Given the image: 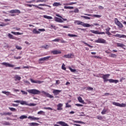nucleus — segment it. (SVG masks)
Returning <instances> with one entry per match:
<instances>
[{
    "label": "nucleus",
    "instance_id": "09e8293b",
    "mask_svg": "<svg viewBox=\"0 0 126 126\" xmlns=\"http://www.w3.org/2000/svg\"><path fill=\"white\" fill-rule=\"evenodd\" d=\"M81 17H83V18H85V19H91V18L88 16H81Z\"/></svg>",
    "mask_w": 126,
    "mask_h": 126
},
{
    "label": "nucleus",
    "instance_id": "603ef678",
    "mask_svg": "<svg viewBox=\"0 0 126 126\" xmlns=\"http://www.w3.org/2000/svg\"><path fill=\"white\" fill-rule=\"evenodd\" d=\"M74 12H75V13H78V12H79V10L78 8H76L74 9Z\"/></svg>",
    "mask_w": 126,
    "mask_h": 126
},
{
    "label": "nucleus",
    "instance_id": "9b49d317",
    "mask_svg": "<svg viewBox=\"0 0 126 126\" xmlns=\"http://www.w3.org/2000/svg\"><path fill=\"white\" fill-rule=\"evenodd\" d=\"M57 124L60 125L62 126H69V125H68L67 124L65 123V122L63 121L57 122Z\"/></svg>",
    "mask_w": 126,
    "mask_h": 126
},
{
    "label": "nucleus",
    "instance_id": "5fc2aeb1",
    "mask_svg": "<svg viewBox=\"0 0 126 126\" xmlns=\"http://www.w3.org/2000/svg\"><path fill=\"white\" fill-rule=\"evenodd\" d=\"M43 109H44V110H50L51 111L53 110V108L51 107H44Z\"/></svg>",
    "mask_w": 126,
    "mask_h": 126
},
{
    "label": "nucleus",
    "instance_id": "a19ab883",
    "mask_svg": "<svg viewBox=\"0 0 126 126\" xmlns=\"http://www.w3.org/2000/svg\"><path fill=\"white\" fill-rule=\"evenodd\" d=\"M69 69L71 72H75L76 71V70L75 69H72V68L70 67H69Z\"/></svg>",
    "mask_w": 126,
    "mask_h": 126
},
{
    "label": "nucleus",
    "instance_id": "b1692460",
    "mask_svg": "<svg viewBox=\"0 0 126 126\" xmlns=\"http://www.w3.org/2000/svg\"><path fill=\"white\" fill-rule=\"evenodd\" d=\"M30 126H39V124L36 123H29Z\"/></svg>",
    "mask_w": 126,
    "mask_h": 126
},
{
    "label": "nucleus",
    "instance_id": "0eeeda50",
    "mask_svg": "<svg viewBox=\"0 0 126 126\" xmlns=\"http://www.w3.org/2000/svg\"><path fill=\"white\" fill-rule=\"evenodd\" d=\"M115 22L116 24L118 26H119V27H120V28H123V24L121 22H120V21H119V20H118V19L115 18Z\"/></svg>",
    "mask_w": 126,
    "mask_h": 126
},
{
    "label": "nucleus",
    "instance_id": "49530a36",
    "mask_svg": "<svg viewBox=\"0 0 126 126\" xmlns=\"http://www.w3.org/2000/svg\"><path fill=\"white\" fill-rule=\"evenodd\" d=\"M43 114H45V112L43 111H40L37 112L38 115H43Z\"/></svg>",
    "mask_w": 126,
    "mask_h": 126
},
{
    "label": "nucleus",
    "instance_id": "79ce46f5",
    "mask_svg": "<svg viewBox=\"0 0 126 126\" xmlns=\"http://www.w3.org/2000/svg\"><path fill=\"white\" fill-rule=\"evenodd\" d=\"M51 56H47L45 57H43L44 61H49V59H50Z\"/></svg>",
    "mask_w": 126,
    "mask_h": 126
},
{
    "label": "nucleus",
    "instance_id": "de8ad7c7",
    "mask_svg": "<svg viewBox=\"0 0 126 126\" xmlns=\"http://www.w3.org/2000/svg\"><path fill=\"white\" fill-rule=\"evenodd\" d=\"M15 47H16V49H17V50H22V47H21L18 45H16Z\"/></svg>",
    "mask_w": 126,
    "mask_h": 126
},
{
    "label": "nucleus",
    "instance_id": "2f4dec72",
    "mask_svg": "<svg viewBox=\"0 0 126 126\" xmlns=\"http://www.w3.org/2000/svg\"><path fill=\"white\" fill-rule=\"evenodd\" d=\"M32 32L34 34H40V32L37 31L36 29H33Z\"/></svg>",
    "mask_w": 126,
    "mask_h": 126
},
{
    "label": "nucleus",
    "instance_id": "052dcab7",
    "mask_svg": "<svg viewBox=\"0 0 126 126\" xmlns=\"http://www.w3.org/2000/svg\"><path fill=\"white\" fill-rule=\"evenodd\" d=\"M65 65H64V64H63L62 66V69H63L64 70H65V69H66V68H65Z\"/></svg>",
    "mask_w": 126,
    "mask_h": 126
},
{
    "label": "nucleus",
    "instance_id": "e2e57ef3",
    "mask_svg": "<svg viewBox=\"0 0 126 126\" xmlns=\"http://www.w3.org/2000/svg\"><path fill=\"white\" fill-rule=\"evenodd\" d=\"M69 56L70 59H72V58L74 57V55H73V54H69Z\"/></svg>",
    "mask_w": 126,
    "mask_h": 126
},
{
    "label": "nucleus",
    "instance_id": "8fccbe9b",
    "mask_svg": "<svg viewBox=\"0 0 126 126\" xmlns=\"http://www.w3.org/2000/svg\"><path fill=\"white\" fill-rule=\"evenodd\" d=\"M21 92H22V94H23V95H27V94H28V93L27 92H25V91H24L21 90Z\"/></svg>",
    "mask_w": 126,
    "mask_h": 126
},
{
    "label": "nucleus",
    "instance_id": "c9c22d12",
    "mask_svg": "<svg viewBox=\"0 0 126 126\" xmlns=\"http://www.w3.org/2000/svg\"><path fill=\"white\" fill-rule=\"evenodd\" d=\"M93 17H95L96 18H100V17H102V16L100 15H93Z\"/></svg>",
    "mask_w": 126,
    "mask_h": 126
},
{
    "label": "nucleus",
    "instance_id": "37998d69",
    "mask_svg": "<svg viewBox=\"0 0 126 126\" xmlns=\"http://www.w3.org/2000/svg\"><path fill=\"white\" fill-rule=\"evenodd\" d=\"M87 90H88V91H92L93 90V88L92 87H87L86 88Z\"/></svg>",
    "mask_w": 126,
    "mask_h": 126
},
{
    "label": "nucleus",
    "instance_id": "423d86ee",
    "mask_svg": "<svg viewBox=\"0 0 126 126\" xmlns=\"http://www.w3.org/2000/svg\"><path fill=\"white\" fill-rule=\"evenodd\" d=\"M2 65H5V66H8V67H14L15 65L13 64H9L6 62H3L1 63Z\"/></svg>",
    "mask_w": 126,
    "mask_h": 126
},
{
    "label": "nucleus",
    "instance_id": "a878e982",
    "mask_svg": "<svg viewBox=\"0 0 126 126\" xmlns=\"http://www.w3.org/2000/svg\"><path fill=\"white\" fill-rule=\"evenodd\" d=\"M76 3H77L76 2H72L69 3H65L64 4V5H72V4H75Z\"/></svg>",
    "mask_w": 126,
    "mask_h": 126
},
{
    "label": "nucleus",
    "instance_id": "2eb2a0df",
    "mask_svg": "<svg viewBox=\"0 0 126 126\" xmlns=\"http://www.w3.org/2000/svg\"><path fill=\"white\" fill-rule=\"evenodd\" d=\"M30 81L32 82V83H36L37 84H41V83H43V81H35L33 80L32 79H30Z\"/></svg>",
    "mask_w": 126,
    "mask_h": 126
},
{
    "label": "nucleus",
    "instance_id": "9d476101",
    "mask_svg": "<svg viewBox=\"0 0 126 126\" xmlns=\"http://www.w3.org/2000/svg\"><path fill=\"white\" fill-rule=\"evenodd\" d=\"M14 79L15 81H20V80H21V77L19 75H15L14 76Z\"/></svg>",
    "mask_w": 126,
    "mask_h": 126
},
{
    "label": "nucleus",
    "instance_id": "aec40b11",
    "mask_svg": "<svg viewBox=\"0 0 126 126\" xmlns=\"http://www.w3.org/2000/svg\"><path fill=\"white\" fill-rule=\"evenodd\" d=\"M54 55H59V54H61L62 52L58 50H54L51 52Z\"/></svg>",
    "mask_w": 126,
    "mask_h": 126
},
{
    "label": "nucleus",
    "instance_id": "774afa93",
    "mask_svg": "<svg viewBox=\"0 0 126 126\" xmlns=\"http://www.w3.org/2000/svg\"><path fill=\"white\" fill-rule=\"evenodd\" d=\"M5 126H10L9 122H5L4 124Z\"/></svg>",
    "mask_w": 126,
    "mask_h": 126
},
{
    "label": "nucleus",
    "instance_id": "e433bc0d",
    "mask_svg": "<svg viewBox=\"0 0 126 126\" xmlns=\"http://www.w3.org/2000/svg\"><path fill=\"white\" fill-rule=\"evenodd\" d=\"M27 106H30V107L32 106H36V104L35 103H30L28 104V102H27V104H25Z\"/></svg>",
    "mask_w": 126,
    "mask_h": 126
},
{
    "label": "nucleus",
    "instance_id": "cd10ccee",
    "mask_svg": "<svg viewBox=\"0 0 126 126\" xmlns=\"http://www.w3.org/2000/svg\"><path fill=\"white\" fill-rule=\"evenodd\" d=\"M110 58H113L114 59H116L117 58V55L115 54L111 53V55L109 56Z\"/></svg>",
    "mask_w": 126,
    "mask_h": 126
},
{
    "label": "nucleus",
    "instance_id": "bb28decb",
    "mask_svg": "<svg viewBox=\"0 0 126 126\" xmlns=\"http://www.w3.org/2000/svg\"><path fill=\"white\" fill-rule=\"evenodd\" d=\"M28 117L26 115H22L19 117L20 120H24V119H27Z\"/></svg>",
    "mask_w": 126,
    "mask_h": 126
},
{
    "label": "nucleus",
    "instance_id": "c756f323",
    "mask_svg": "<svg viewBox=\"0 0 126 126\" xmlns=\"http://www.w3.org/2000/svg\"><path fill=\"white\" fill-rule=\"evenodd\" d=\"M43 17L46 19H53V17L50 16L43 15Z\"/></svg>",
    "mask_w": 126,
    "mask_h": 126
},
{
    "label": "nucleus",
    "instance_id": "f03ea898",
    "mask_svg": "<svg viewBox=\"0 0 126 126\" xmlns=\"http://www.w3.org/2000/svg\"><path fill=\"white\" fill-rule=\"evenodd\" d=\"M27 92L30 94H33V95H40L41 92L38 90L35 89L28 90Z\"/></svg>",
    "mask_w": 126,
    "mask_h": 126
},
{
    "label": "nucleus",
    "instance_id": "393cba45",
    "mask_svg": "<svg viewBox=\"0 0 126 126\" xmlns=\"http://www.w3.org/2000/svg\"><path fill=\"white\" fill-rule=\"evenodd\" d=\"M53 6H60V5H62L60 2H54L53 4Z\"/></svg>",
    "mask_w": 126,
    "mask_h": 126
},
{
    "label": "nucleus",
    "instance_id": "69168bd1",
    "mask_svg": "<svg viewBox=\"0 0 126 126\" xmlns=\"http://www.w3.org/2000/svg\"><path fill=\"white\" fill-rule=\"evenodd\" d=\"M14 58L16 60H20V59H21V57H20V56H19V57H17L15 56Z\"/></svg>",
    "mask_w": 126,
    "mask_h": 126
},
{
    "label": "nucleus",
    "instance_id": "c03bdc74",
    "mask_svg": "<svg viewBox=\"0 0 126 126\" xmlns=\"http://www.w3.org/2000/svg\"><path fill=\"white\" fill-rule=\"evenodd\" d=\"M96 119H97V120H103V117L101 116H96Z\"/></svg>",
    "mask_w": 126,
    "mask_h": 126
},
{
    "label": "nucleus",
    "instance_id": "20e7f679",
    "mask_svg": "<svg viewBox=\"0 0 126 126\" xmlns=\"http://www.w3.org/2000/svg\"><path fill=\"white\" fill-rule=\"evenodd\" d=\"M90 32H91L92 33H93V34H96L97 35H102V34H104L105 35V34H106V33H105V32H98V31H95V30H90Z\"/></svg>",
    "mask_w": 126,
    "mask_h": 126
},
{
    "label": "nucleus",
    "instance_id": "4c0bfd02",
    "mask_svg": "<svg viewBox=\"0 0 126 126\" xmlns=\"http://www.w3.org/2000/svg\"><path fill=\"white\" fill-rule=\"evenodd\" d=\"M9 110L11 111L12 112H16L17 111L16 109L13 108V107H9Z\"/></svg>",
    "mask_w": 126,
    "mask_h": 126
},
{
    "label": "nucleus",
    "instance_id": "58836bf2",
    "mask_svg": "<svg viewBox=\"0 0 126 126\" xmlns=\"http://www.w3.org/2000/svg\"><path fill=\"white\" fill-rule=\"evenodd\" d=\"M82 43H83V44H85V45H86V46H88V47H89L90 48H93V46H91L88 44L87 43L85 42V41H82Z\"/></svg>",
    "mask_w": 126,
    "mask_h": 126
},
{
    "label": "nucleus",
    "instance_id": "473e14b6",
    "mask_svg": "<svg viewBox=\"0 0 126 126\" xmlns=\"http://www.w3.org/2000/svg\"><path fill=\"white\" fill-rule=\"evenodd\" d=\"M64 8H65V9H73V6H64Z\"/></svg>",
    "mask_w": 126,
    "mask_h": 126
},
{
    "label": "nucleus",
    "instance_id": "c85d7f7f",
    "mask_svg": "<svg viewBox=\"0 0 126 126\" xmlns=\"http://www.w3.org/2000/svg\"><path fill=\"white\" fill-rule=\"evenodd\" d=\"M108 109L104 108L103 110L101 111V114H102V115H105Z\"/></svg>",
    "mask_w": 126,
    "mask_h": 126
},
{
    "label": "nucleus",
    "instance_id": "864d4df0",
    "mask_svg": "<svg viewBox=\"0 0 126 126\" xmlns=\"http://www.w3.org/2000/svg\"><path fill=\"white\" fill-rule=\"evenodd\" d=\"M44 61H45L44 58H42L39 59V63H41V62H44Z\"/></svg>",
    "mask_w": 126,
    "mask_h": 126
},
{
    "label": "nucleus",
    "instance_id": "ea45409f",
    "mask_svg": "<svg viewBox=\"0 0 126 126\" xmlns=\"http://www.w3.org/2000/svg\"><path fill=\"white\" fill-rule=\"evenodd\" d=\"M119 107H120L121 108H124L125 107H126V104L125 103H120Z\"/></svg>",
    "mask_w": 126,
    "mask_h": 126
},
{
    "label": "nucleus",
    "instance_id": "f257e3e1",
    "mask_svg": "<svg viewBox=\"0 0 126 126\" xmlns=\"http://www.w3.org/2000/svg\"><path fill=\"white\" fill-rule=\"evenodd\" d=\"M109 76H110V74H104L102 76V78L103 79L104 82H107V81H109L110 83L115 84H117L119 82V80H114L113 79H108V78H109Z\"/></svg>",
    "mask_w": 126,
    "mask_h": 126
},
{
    "label": "nucleus",
    "instance_id": "5701e85b",
    "mask_svg": "<svg viewBox=\"0 0 126 126\" xmlns=\"http://www.w3.org/2000/svg\"><path fill=\"white\" fill-rule=\"evenodd\" d=\"M78 100L80 103H82L83 104H84V100H82V97L79 96L78 97Z\"/></svg>",
    "mask_w": 126,
    "mask_h": 126
},
{
    "label": "nucleus",
    "instance_id": "a18cd8bd",
    "mask_svg": "<svg viewBox=\"0 0 126 126\" xmlns=\"http://www.w3.org/2000/svg\"><path fill=\"white\" fill-rule=\"evenodd\" d=\"M73 123H75L76 124H83V122L78 121H73Z\"/></svg>",
    "mask_w": 126,
    "mask_h": 126
},
{
    "label": "nucleus",
    "instance_id": "ddd939ff",
    "mask_svg": "<svg viewBox=\"0 0 126 126\" xmlns=\"http://www.w3.org/2000/svg\"><path fill=\"white\" fill-rule=\"evenodd\" d=\"M114 37H118V38H126V35L125 34H120L119 33H117L115 35H113Z\"/></svg>",
    "mask_w": 126,
    "mask_h": 126
},
{
    "label": "nucleus",
    "instance_id": "6e6d98bb",
    "mask_svg": "<svg viewBox=\"0 0 126 126\" xmlns=\"http://www.w3.org/2000/svg\"><path fill=\"white\" fill-rule=\"evenodd\" d=\"M6 25H7V24H4V23H2L1 24H0V26L1 27L6 26Z\"/></svg>",
    "mask_w": 126,
    "mask_h": 126
},
{
    "label": "nucleus",
    "instance_id": "4468645a",
    "mask_svg": "<svg viewBox=\"0 0 126 126\" xmlns=\"http://www.w3.org/2000/svg\"><path fill=\"white\" fill-rule=\"evenodd\" d=\"M9 13H21L20 10L18 9H14L9 11Z\"/></svg>",
    "mask_w": 126,
    "mask_h": 126
},
{
    "label": "nucleus",
    "instance_id": "3c124183",
    "mask_svg": "<svg viewBox=\"0 0 126 126\" xmlns=\"http://www.w3.org/2000/svg\"><path fill=\"white\" fill-rule=\"evenodd\" d=\"M50 26L51 28H52V29H54V30H57V27L53 26V25H51Z\"/></svg>",
    "mask_w": 126,
    "mask_h": 126
},
{
    "label": "nucleus",
    "instance_id": "0e129e2a",
    "mask_svg": "<svg viewBox=\"0 0 126 126\" xmlns=\"http://www.w3.org/2000/svg\"><path fill=\"white\" fill-rule=\"evenodd\" d=\"M38 31H41V32H44L46 31V30H45L44 29H38Z\"/></svg>",
    "mask_w": 126,
    "mask_h": 126
},
{
    "label": "nucleus",
    "instance_id": "7c9ffc66",
    "mask_svg": "<svg viewBox=\"0 0 126 126\" xmlns=\"http://www.w3.org/2000/svg\"><path fill=\"white\" fill-rule=\"evenodd\" d=\"M67 36H68V37H78V35H77L72 34H70V33H68L67 34Z\"/></svg>",
    "mask_w": 126,
    "mask_h": 126
},
{
    "label": "nucleus",
    "instance_id": "6ab92c4d",
    "mask_svg": "<svg viewBox=\"0 0 126 126\" xmlns=\"http://www.w3.org/2000/svg\"><path fill=\"white\" fill-rule=\"evenodd\" d=\"M7 36L9 39H12L13 40H16V37L13 36V35L10 33H8Z\"/></svg>",
    "mask_w": 126,
    "mask_h": 126
},
{
    "label": "nucleus",
    "instance_id": "1a4fd4ad",
    "mask_svg": "<svg viewBox=\"0 0 126 126\" xmlns=\"http://www.w3.org/2000/svg\"><path fill=\"white\" fill-rule=\"evenodd\" d=\"M42 93H43V94H45V96H46V97H48V98H54V96H53L52 95H51L50 94L45 92L44 91H42Z\"/></svg>",
    "mask_w": 126,
    "mask_h": 126
},
{
    "label": "nucleus",
    "instance_id": "7ed1b4c3",
    "mask_svg": "<svg viewBox=\"0 0 126 126\" xmlns=\"http://www.w3.org/2000/svg\"><path fill=\"white\" fill-rule=\"evenodd\" d=\"M75 23H76V24H77V25H82V26H83V27L88 28L92 26V25H90V24L88 23H84V22L80 21H75Z\"/></svg>",
    "mask_w": 126,
    "mask_h": 126
},
{
    "label": "nucleus",
    "instance_id": "412c9836",
    "mask_svg": "<svg viewBox=\"0 0 126 126\" xmlns=\"http://www.w3.org/2000/svg\"><path fill=\"white\" fill-rule=\"evenodd\" d=\"M2 93H3V94H5L6 96H10L11 95V93H10V92L5 91H2Z\"/></svg>",
    "mask_w": 126,
    "mask_h": 126
},
{
    "label": "nucleus",
    "instance_id": "338daca9",
    "mask_svg": "<svg viewBox=\"0 0 126 126\" xmlns=\"http://www.w3.org/2000/svg\"><path fill=\"white\" fill-rule=\"evenodd\" d=\"M13 29H15L16 31H20V28H14Z\"/></svg>",
    "mask_w": 126,
    "mask_h": 126
},
{
    "label": "nucleus",
    "instance_id": "13d9d810",
    "mask_svg": "<svg viewBox=\"0 0 126 126\" xmlns=\"http://www.w3.org/2000/svg\"><path fill=\"white\" fill-rule=\"evenodd\" d=\"M60 40H61V39H58V38H56V39H55L53 40L52 42H59Z\"/></svg>",
    "mask_w": 126,
    "mask_h": 126
},
{
    "label": "nucleus",
    "instance_id": "4be33fe9",
    "mask_svg": "<svg viewBox=\"0 0 126 126\" xmlns=\"http://www.w3.org/2000/svg\"><path fill=\"white\" fill-rule=\"evenodd\" d=\"M117 47H120L121 48H124V47H126V45L123 43H117Z\"/></svg>",
    "mask_w": 126,
    "mask_h": 126
},
{
    "label": "nucleus",
    "instance_id": "f8f14e48",
    "mask_svg": "<svg viewBox=\"0 0 126 126\" xmlns=\"http://www.w3.org/2000/svg\"><path fill=\"white\" fill-rule=\"evenodd\" d=\"M28 119L31 120V121H38V120H40V118L34 117V116H30L28 117Z\"/></svg>",
    "mask_w": 126,
    "mask_h": 126
},
{
    "label": "nucleus",
    "instance_id": "680f3d73",
    "mask_svg": "<svg viewBox=\"0 0 126 126\" xmlns=\"http://www.w3.org/2000/svg\"><path fill=\"white\" fill-rule=\"evenodd\" d=\"M65 107L66 108H70V107H71V105L68 104V103H66Z\"/></svg>",
    "mask_w": 126,
    "mask_h": 126
},
{
    "label": "nucleus",
    "instance_id": "6e6552de",
    "mask_svg": "<svg viewBox=\"0 0 126 126\" xmlns=\"http://www.w3.org/2000/svg\"><path fill=\"white\" fill-rule=\"evenodd\" d=\"M14 103H20L21 105L27 104V101L24 100H14Z\"/></svg>",
    "mask_w": 126,
    "mask_h": 126
},
{
    "label": "nucleus",
    "instance_id": "72a5a7b5",
    "mask_svg": "<svg viewBox=\"0 0 126 126\" xmlns=\"http://www.w3.org/2000/svg\"><path fill=\"white\" fill-rule=\"evenodd\" d=\"M11 33L12 34H14V35H21L22 33L19 32H11Z\"/></svg>",
    "mask_w": 126,
    "mask_h": 126
},
{
    "label": "nucleus",
    "instance_id": "39448f33",
    "mask_svg": "<svg viewBox=\"0 0 126 126\" xmlns=\"http://www.w3.org/2000/svg\"><path fill=\"white\" fill-rule=\"evenodd\" d=\"M95 43H100L101 44H106V40L103 38H98L97 40L94 41Z\"/></svg>",
    "mask_w": 126,
    "mask_h": 126
},
{
    "label": "nucleus",
    "instance_id": "a211bd4d",
    "mask_svg": "<svg viewBox=\"0 0 126 126\" xmlns=\"http://www.w3.org/2000/svg\"><path fill=\"white\" fill-rule=\"evenodd\" d=\"M55 20L56 22H60V23H63V20L62 19L58 17L55 18Z\"/></svg>",
    "mask_w": 126,
    "mask_h": 126
},
{
    "label": "nucleus",
    "instance_id": "dca6fc26",
    "mask_svg": "<svg viewBox=\"0 0 126 126\" xmlns=\"http://www.w3.org/2000/svg\"><path fill=\"white\" fill-rule=\"evenodd\" d=\"M61 92H62V91L59 90H54L53 91V94L55 95H59Z\"/></svg>",
    "mask_w": 126,
    "mask_h": 126
},
{
    "label": "nucleus",
    "instance_id": "f3484780",
    "mask_svg": "<svg viewBox=\"0 0 126 126\" xmlns=\"http://www.w3.org/2000/svg\"><path fill=\"white\" fill-rule=\"evenodd\" d=\"M63 103H59L57 105V110L58 111H62L63 110Z\"/></svg>",
    "mask_w": 126,
    "mask_h": 126
},
{
    "label": "nucleus",
    "instance_id": "4d7b16f0",
    "mask_svg": "<svg viewBox=\"0 0 126 126\" xmlns=\"http://www.w3.org/2000/svg\"><path fill=\"white\" fill-rule=\"evenodd\" d=\"M64 58H66V59H70V57H69V54L67 55H64Z\"/></svg>",
    "mask_w": 126,
    "mask_h": 126
},
{
    "label": "nucleus",
    "instance_id": "f704fd0d",
    "mask_svg": "<svg viewBox=\"0 0 126 126\" xmlns=\"http://www.w3.org/2000/svg\"><path fill=\"white\" fill-rule=\"evenodd\" d=\"M112 104H113V105H114L115 106H117V107H120V103L119 102H113Z\"/></svg>",
    "mask_w": 126,
    "mask_h": 126
},
{
    "label": "nucleus",
    "instance_id": "bf43d9fd",
    "mask_svg": "<svg viewBox=\"0 0 126 126\" xmlns=\"http://www.w3.org/2000/svg\"><path fill=\"white\" fill-rule=\"evenodd\" d=\"M12 114V113H9V112H7V113L4 112V116H7V115H11Z\"/></svg>",
    "mask_w": 126,
    "mask_h": 126
}]
</instances>
